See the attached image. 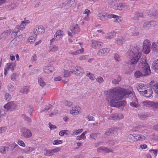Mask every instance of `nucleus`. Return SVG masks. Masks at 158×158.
Segmentation results:
<instances>
[{
	"mask_svg": "<svg viewBox=\"0 0 158 158\" xmlns=\"http://www.w3.org/2000/svg\"><path fill=\"white\" fill-rule=\"evenodd\" d=\"M137 141L140 140L143 141L145 139L146 137L143 135L141 134H138L137 135Z\"/></svg>",
	"mask_w": 158,
	"mask_h": 158,
	"instance_id": "38",
	"label": "nucleus"
},
{
	"mask_svg": "<svg viewBox=\"0 0 158 158\" xmlns=\"http://www.w3.org/2000/svg\"><path fill=\"white\" fill-rule=\"evenodd\" d=\"M20 32L19 29L18 28H15L13 31L11 35V36L13 37L19 36L20 34Z\"/></svg>",
	"mask_w": 158,
	"mask_h": 158,
	"instance_id": "22",
	"label": "nucleus"
},
{
	"mask_svg": "<svg viewBox=\"0 0 158 158\" xmlns=\"http://www.w3.org/2000/svg\"><path fill=\"white\" fill-rule=\"evenodd\" d=\"M14 64L13 63H7V67L9 69H10L12 71H13L14 70Z\"/></svg>",
	"mask_w": 158,
	"mask_h": 158,
	"instance_id": "50",
	"label": "nucleus"
},
{
	"mask_svg": "<svg viewBox=\"0 0 158 158\" xmlns=\"http://www.w3.org/2000/svg\"><path fill=\"white\" fill-rule=\"evenodd\" d=\"M141 56V53L138 51H131L129 53L128 64L132 65L134 69L135 65L137 63Z\"/></svg>",
	"mask_w": 158,
	"mask_h": 158,
	"instance_id": "2",
	"label": "nucleus"
},
{
	"mask_svg": "<svg viewBox=\"0 0 158 158\" xmlns=\"http://www.w3.org/2000/svg\"><path fill=\"white\" fill-rule=\"evenodd\" d=\"M21 135L24 137L29 138L32 135L31 131L26 128H22L21 130Z\"/></svg>",
	"mask_w": 158,
	"mask_h": 158,
	"instance_id": "4",
	"label": "nucleus"
},
{
	"mask_svg": "<svg viewBox=\"0 0 158 158\" xmlns=\"http://www.w3.org/2000/svg\"><path fill=\"white\" fill-rule=\"evenodd\" d=\"M10 32L8 30H6L3 32L0 36V39L7 38L10 35Z\"/></svg>",
	"mask_w": 158,
	"mask_h": 158,
	"instance_id": "25",
	"label": "nucleus"
},
{
	"mask_svg": "<svg viewBox=\"0 0 158 158\" xmlns=\"http://www.w3.org/2000/svg\"><path fill=\"white\" fill-rule=\"evenodd\" d=\"M153 68L156 70H158V59L155 60L152 64Z\"/></svg>",
	"mask_w": 158,
	"mask_h": 158,
	"instance_id": "34",
	"label": "nucleus"
},
{
	"mask_svg": "<svg viewBox=\"0 0 158 158\" xmlns=\"http://www.w3.org/2000/svg\"><path fill=\"white\" fill-rule=\"evenodd\" d=\"M133 29V28H132L130 29L129 30V31L131 35L134 36H136L138 35L139 34V33L138 32H135ZM133 29H134V28H133Z\"/></svg>",
	"mask_w": 158,
	"mask_h": 158,
	"instance_id": "42",
	"label": "nucleus"
},
{
	"mask_svg": "<svg viewBox=\"0 0 158 158\" xmlns=\"http://www.w3.org/2000/svg\"><path fill=\"white\" fill-rule=\"evenodd\" d=\"M44 71L45 73H52L55 70L53 67L50 66H46L44 69Z\"/></svg>",
	"mask_w": 158,
	"mask_h": 158,
	"instance_id": "18",
	"label": "nucleus"
},
{
	"mask_svg": "<svg viewBox=\"0 0 158 158\" xmlns=\"http://www.w3.org/2000/svg\"><path fill=\"white\" fill-rule=\"evenodd\" d=\"M116 35V32L114 31L111 32L109 34H107L106 38L108 39H111Z\"/></svg>",
	"mask_w": 158,
	"mask_h": 158,
	"instance_id": "31",
	"label": "nucleus"
},
{
	"mask_svg": "<svg viewBox=\"0 0 158 158\" xmlns=\"http://www.w3.org/2000/svg\"><path fill=\"white\" fill-rule=\"evenodd\" d=\"M52 108V106L51 104H49L48 106H45V108L44 109L42 110V112L45 111H47L51 109Z\"/></svg>",
	"mask_w": 158,
	"mask_h": 158,
	"instance_id": "43",
	"label": "nucleus"
},
{
	"mask_svg": "<svg viewBox=\"0 0 158 158\" xmlns=\"http://www.w3.org/2000/svg\"><path fill=\"white\" fill-rule=\"evenodd\" d=\"M8 90L10 92H13L15 89L14 86L11 84H9L8 85Z\"/></svg>",
	"mask_w": 158,
	"mask_h": 158,
	"instance_id": "52",
	"label": "nucleus"
},
{
	"mask_svg": "<svg viewBox=\"0 0 158 158\" xmlns=\"http://www.w3.org/2000/svg\"><path fill=\"white\" fill-rule=\"evenodd\" d=\"M35 150V148L32 147H26V152H31Z\"/></svg>",
	"mask_w": 158,
	"mask_h": 158,
	"instance_id": "51",
	"label": "nucleus"
},
{
	"mask_svg": "<svg viewBox=\"0 0 158 158\" xmlns=\"http://www.w3.org/2000/svg\"><path fill=\"white\" fill-rule=\"evenodd\" d=\"M84 73L83 70L81 67L72 66L71 67L70 71L64 70L63 72V75L64 77H70V74L71 73L78 76H80V74L82 75Z\"/></svg>",
	"mask_w": 158,
	"mask_h": 158,
	"instance_id": "3",
	"label": "nucleus"
},
{
	"mask_svg": "<svg viewBox=\"0 0 158 158\" xmlns=\"http://www.w3.org/2000/svg\"><path fill=\"white\" fill-rule=\"evenodd\" d=\"M131 93V91L123 89L121 88H114L111 89L108 93L107 97L108 101L110 102V105L112 106L119 108L123 107L126 104L125 101H119L124 97Z\"/></svg>",
	"mask_w": 158,
	"mask_h": 158,
	"instance_id": "1",
	"label": "nucleus"
},
{
	"mask_svg": "<svg viewBox=\"0 0 158 158\" xmlns=\"http://www.w3.org/2000/svg\"><path fill=\"white\" fill-rule=\"evenodd\" d=\"M150 46L145 47L143 48V51L146 54H148L150 52Z\"/></svg>",
	"mask_w": 158,
	"mask_h": 158,
	"instance_id": "35",
	"label": "nucleus"
},
{
	"mask_svg": "<svg viewBox=\"0 0 158 158\" xmlns=\"http://www.w3.org/2000/svg\"><path fill=\"white\" fill-rule=\"evenodd\" d=\"M24 119L25 121H27L28 123H31L32 121L31 119L29 117L26 115H24Z\"/></svg>",
	"mask_w": 158,
	"mask_h": 158,
	"instance_id": "62",
	"label": "nucleus"
},
{
	"mask_svg": "<svg viewBox=\"0 0 158 158\" xmlns=\"http://www.w3.org/2000/svg\"><path fill=\"white\" fill-rule=\"evenodd\" d=\"M116 43L119 46H122L125 42V40L121 36H117L115 38Z\"/></svg>",
	"mask_w": 158,
	"mask_h": 158,
	"instance_id": "11",
	"label": "nucleus"
},
{
	"mask_svg": "<svg viewBox=\"0 0 158 158\" xmlns=\"http://www.w3.org/2000/svg\"><path fill=\"white\" fill-rule=\"evenodd\" d=\"M18 77V75L16 73H13L11 76V79L12 81H15L16 80Z\"/></svg>",
	"mask_w": 158,
	"mask_h": 158,
	"instance_id": "49",
	"label": "nucleus"
},
{
	"mask_svg": "<svg viewBox=\"0 0 158 158\" xmlns=\"http://www.w3.org/2000/svg\"><path fill=\"white\" fill-rule=\"evenodd\" d=\"M118 142L117 140L115 139H113L109 140L107 142V143L110 147H113L117 144Z\"/></svg>",
	"mask_w": 158,
	"mask_h": 158,
	"instance_id": "19",
	"label": "nucleus"
},
{
	"mask_svg": "<svg viewBox=\"0 0 158 158\" xmlns=\"http://www.w3.org/2000/svg\"><path fill=\"white\" fill-rule=\"evenodd\" d=\"M134 76L136 78H139L140 77H143L140 70L135 72L134 73Z\"/></svg>",
	"mask_w": 158,
	"mask_h": 158,
	"instance_id": "32",
	"label": "nucleus"
},
{
	"mask_svg": "<svg viewBox=\"0 0 158 158\" xmlns=\"http://www.w3.org/2000/svg\"><path fill=\"white\" fill-rule=\"evenodd\" d=\"M9 148L8 147H0V152L3 154H5L6 152L9 150Z\"/></svg>",
	"mask_w": 158,
	"mask_h": 158,
	"instance_id": "28",
	"label": "nucleus"
},
{
	"mask_svg": "<svg viewBox=\"0 0 158 158\" xmlns=\"http://www.w3.org/2000/svg\"><path fill=\"white\" fill-rule=\"evenodd\" d=\"M64 104L65 106L69 107L71 106L73 104V103L72 102L67 101H65Z\"/></svg>",
	"mask_w": 158,
	"mask_h": 158,
	"instance_id": "64",
	"label": "nucleus"
},
{
	"mask_svg": "<svg viewBox=\"0 0 158 158\" xmlns=\"http://www.w3.org/2000/svg\"><path fill=\"white\" fill-rule=\"evenodd\" d=\"M83 52V48H82L81 49L77 50L75 52H72L70 53L73 55H77L80 53H82Z\"/></svg>",
	"mask_w": 158,
	"mask_h": 158,
	"instance_id": "36",
	"label": "nucleus"
},
{
	"mask_svg": "<svg viewBox=\"0 0 158 158\" xmlns=\"http://www.w3.org/2000/svg\"><path fill=\"white\" fill-rule=\"evenodd\" d=\"M157 46L154 43H153L152 45V50L155 52H156L157 50L156 47Z\"/></svg>",
	"mask_w": 158,
	"mask_h": 158,
	"instance_id": "55",
	"label": "nucleus"
},
{
	"mask_svg": "<svg viewBox=\"0 0 158 158\" xmlns=\"http://www.w3.org/2000/svg\"><path fill=\"white\" fill-rule=\"evenodd\" d=\"M140 71L142 72L143 76V77L149 75L151 73L149 66V65L142 67Z\"/></svg>",
	"mask_w": 158,
	"mask_h": 158,
	"instance_id": "7",
	"label": "nucleus"
},
{
	"mask_svg": "<svg viewBox=\"0 0 158 158\" xmlns=\"http://www.w3.org/2000/svg\"><path fill=\"white\" fill-rule=\"evenodd\" d=\"M75 2V0H70V1H69L66 4L65 6H69L70 5V6H72L74 7L75 6L74 5L73 6V4Z\"/></svg>",
	"mask_w": 158,
	"mask_h": 158,
	"instance_id": "48",
	"label": "nucleus"
},
{
	"mask_svg": "<svg viewBox=\"0 0 158 158\" xmlns=\"http://www.w3.org/2000/svg\"><path fill=\"white\" fill-rule=\"evenodd\" d=\"M146 87V86H144L143 84H140L139 87L137 88V89L139 92H141L143 94V91L147 89V88Z\"/></svg>",
	"mask_w": 158,
	"mask_h": 158,
	"instance_id": "20",
	"label": "nucleus"
},
{
	"mask_svg": "<svg viewBox=\"0 0 158 158\" xmlns=\"http://www.w3.org/2000/svg\"><path fill=\"white\" fill-rule=\"evenodd\" d=\"M143 103L144 105H149L154 111H156L158 110V102H155L153 101H145Z\"/></svg>",
	"mask_w": 158,
	"mask_h": 158,
	"instance_id": "8",
	"label": "nucleus"
},
{
	"mask_svg": "<svg viewBox=\"0 0 158 158\" xmlns=\"http://www.w3.org/2000/svg\"><path fill=\"white\" fill-rule=\"evenodd\" d=\"M107 17L108 18H114L115 19L114 21L115 22H117L118 21V19L119 17L118 16L116 15H114V14H111L108 15L107 16Z\"/></svg>",
	"mask_w": 158,
	"mask_h": 158,
	"instance_id": "37",
	"label": "nucleus"
},
{
	"mask_svg": "<svg viewBox=\"0 0 158 158\" xmlns=\"http://www.w3.org/2000/svg\"><path fill=\"white\" fill-rule=\"evenodd\" d=\"M91 42V47L95 49H98L102 47L103 44L101 42L96 40H92Z\"/></svg>",
	"mask_w": 158,
	"mask_h": 158,
	"instance_id": "9",
	"label": "nucleus"
},
{
	"mask_svg": "<svg viewBox=\"0 0 158 158\" xmlns=\"http://www.w3.org/2000/svg\"><path fill=\"white\" fill-rule=\"evenodd\" d=\"M59 37V36H58V35H56V34H55L54 36V38L50 40V42H51L50 45L52 44V42H53L54 41H55V40L57 41V40H60V38Z\"/></svg>",
	"mask_w": 158,
	"mask_h": 158,
	"instance_id": "46",
	"label": "nucleus"
},
{
	"mask_svg": "<svg viewBox=\"0 0 158 158\" xmlns=\"http://www.w3.org/2000/svg\"><path fill=\"white\" fill-rule=\"evenodd\" d=\"M5 98L7 101H9L11 99V96L8 94H6L5 95Z\"/></svg>",
	"mask_w": 158,
	"mask_h": 158,
	"instance_id": "61",
	"label": "nucleus"
},
{
	"mask_svg": "<svg viewBox=\"0 0 158 158\" xmlns=\"http://www.w3.org/2000/svg\"><path fill=\"white\" fill-rule=\"evenodd\" d=\"M144 126H139L138 127H136L135 128L132 129V131H133L136 132L137 131H139V130L142 129L143 127Z\"/></svg>",
	"mask_w": 158,
	"mask_h": 158,
	"instance_id": "56",
	"label": "nucleus"
},
{
	"mask_svg": "<svg viewBox=\"0 0 158 158\" xmlns=\"http://www.w3.org/2000/svg\"><path fill=\"white\" fill-rule=\"evenodd\" d=\"M146 60V58L145 56L143 57L140 60V63H139V64L142 65L143 67L148 65Z\"/></svg>",
	"mask_w": 158,
	"mask_h": 158,
	"instance_id": "23",
	"label": "nucleus"
},
{
	"mask_svg": "<svg viewBox=\"0 0 158 158\" xmlns=\"http://www.w3.org/2000/svg\"><path fill=\"white\" fill-rule=\"evenodd\" d=\"M110 49L109 48H103L99 50L97 53L99 56H104L106 55L110 52Z\"/></svg>",
	"mask_w": 158,
	"mask_h": 158,
	"instance_id": "12",
	"label": "nucleus"
},
{
	"mask_svg": "<svg viewBox=\"0 0 158 158\" xmlns=\"http://www.w3.org/2000/svg\"><path fill=\"white\" fill-rule=\"evenodd\" d=\"M79 113V111L75 109H73L70 111V113L73 115H76Z\"/></svg>",
	"mask_w": 158,
	"mask_h": 158,
	"instance_id": "54",
	"label": "nucleus"
},
{
	"mask_svg": "<svg viewBox=\"0 0 158 158\" xmlns=\"http://www.w3.org/2000/svg\"><path fill=\"white\" fill-rule=\"evenodd\" d=\"M149 84L154 90L155 93L158 94V83L152 81L149 83Z\"/></svg>",
	"mask_w": 158,
	"mask_h": 158,
	"instance_id": "15",
	"label": "nucleus"
},
{
	"mask_svg": "<svg viewBox=\"0 0 158 158\" xmlns=\"http://www.w3.org/2000/svg\"><path fill=\"white\" fill-rule=\"evenodd\" d=\"M123 116L122 115H121L120 116V117H119L118 116H117L115 114H111L110 116H109V117H108V119L110 120H119L120 119H122L123 118Z\"/></svg>",
	"mask_w": 158,
	"mask_h": 158,
	"instance_id": "21",
	"label": "nucleus"
},
{
	"mask_svg": "<svg viewBox=\"0 0 158 158\" xmlns=\"http://www.w3.org/2000/svg\"><path fill=\"white\" fill-rule=\"evenodd\" d=\"M87 133L86 131H85L79 137L77 136V139H79V140L80 139L79 138H80L81 139H84L85 138V134Z\"/></svg>",
	"mask_w": 158,
	"mask_h": 158,
	"instance_id": "45",
	"label": "nucleus"
},
{
	"mask_svg": "<svg viewBox=\"0 0 158 158\" xmlns=\"http://www.w3.org/2000/svg\"><path fill=\"white\" fill-rule=\"evenodd\" d=\"M128 138L132 141H137V135L135 134H130L128 136Z\"/></svg>",
	"mask_w": 158,
	"mask_h": 158,
	"instance_id": "27",
	"label": "nucleus"
},
{
	"mask_svg": "<svg viewBox=\"0 0 158 158\" xmlns=\"http://www.w3.org/2000/svg\"><path fill=\"white\" fill-rule=\"evenodd\" d=\"M4 108L7 111H10L15 110L17 107V106L12 102L8 103L4 106Z\"/></svg>",
	"mask_w": 158,
	"mask_h": 158,
	"instance_id": "5",
	"label": "nucleus"
},
{
	"mask_svg": "<svg viewBox=\"0 0 158 158\" xmlns=\"http://www.w3.org/2000/svg\"><path fill=\"white\" fill-rule=\"evenodd\" d=\"M60 151V149L59 148L54 149L51 150H47L45 155L47 156H51L54 153L56 152Z\"/></svg>",
	"mask_w": 158,
	"mask_h": 158,
	"instance_id": "17",
	"label": "nucleus"
},
{
	"mask_svg": "<svg viewBox=\"0 0 158 158\" xmlns=\"http://www.w3.org/2000/svg\"><path fill=\"white\" fill-rule=\"evenodd\" d=\"M150 87H147V89L143 91V94L146 97L149 98L150 97L152 94V87L150 86Z\"/></svg>",
	"mask_w": 158,
	"mask_h": 158,
	"instance_id": "13",
	"label": "nucleus"
},
{
	"mask_svg": "<svg viewBox=\"0 0 158 158\" xmlns=\"http://www.w3.org/2000/svg\"><path fill=\"white\" fill-rule=\"evenodd\" d=\"M29 90L28 89L26 88H24L23 89L20 90V92L24 94H27L28 93Z\"/></svg>",
	"mask_w": 158,
	"mask_h": 158,
	"instance_id": "59",
	"label": "nucleus"
},
{
	"mask_svg": "<svg viewBox=\"0 0 158 158\" xmlns=\"http://www.w3.org/2000/svg\"><path fill=\"white\" fill-rule=\"evenodd\" d=\"M38 83L42 87L44 88L46 85V84L44 81L43 78L42 77H40L38 80Z\"/></svg>",
	"mask_w": 158,
	"mask_h": 158,
	"instance_id": "26",
	"label": "nucleus"
},
{
	"mask_svg": "<svg viewBox=\"0 0 158 158\" xmlns=\"http://www.w3.org/2000/svg\"><path fill=\"white\" fill-rule=\"evenodd\" d=\"M67 131H68V130H62L60 131L59 133V135L61 136H63L64 134L67 135L68 134L66 133Z\"/></svg>",
	"mask_w": 158,
	"mask_h": 158,
	"instance_id": "57",
	"label": "nucleus"
},
{
	"mask_svg": "<svg viewBox=\"0 0 158 158\" xmlns=\"http://www.w3.org/2000/svg\"><path fill=\"white\" fill-rule=\"evenodd\" d=\"M45 31V30L44 27L42 26L36 27L33 30V32L34 34L37 35V34L44 33Z\"/></svg>",
	"mask_w": 158,
	"mask_h": 158,
	"instance_id": "10",
	"label": "nucleus"
},
{
	"mask_svg": "<svg viewBox=\"0 0 158 158\" xmlns=\"http://www.w3.org/2000/svg\"><path fill=\"white\" fill-rule=\"evenodd\" d=\"M150 114L148 113L143 114H139V117L140 119L142 120L146 119L149 116Z\"/></svg>",
	"mask_w": 158,
	"mask_h": 158,
	"instance_id": "24",
	"label": "nucleus"
},
{
	"mask_svg": "<svg viewBox=\"0 0 158 158\" xmlns=\"http://www.w3.org/2000/svg\"><path fill=\"white\" fill-rule=\"evenodd\" d=\"M83 131V129H81L78 130H74L72 135H77L78 134L81 133Z\"/></svg>",
	"mask_w": 158,
	"mask_h": 158,
	"instance_id": "47",
	"label": "nucleus"
},
{
	"mask_svg": "<svg viewBox=\"0 0 158 158\" xmlns=\"http://www.w3.org/2000/svg\"><path fill=\"white\" fill-rule=\"evenodd\" d=\"M18 143L19 145L22 147H24L25 146V144L22 140L20 139L18 140Z\"/></svg>",
	"mask_w": 158,
	"mask_h": 158,
	"instance_id": "60",
	"label": "nucleus"
},
{
	"mask_svg": "<svg viewBox=\"0 0 158 158\" xmlns=\"http://www.w3.org/2000/svg\"><path fill=\"white\" fill-rule=\"evenodd\" d=\"M96 80L97 81L100 83L103 82L104 81L103 78L100 76L96 78Z\"/></svg>",
	"mask_w": 158,
	"mask_h": 158,
	"instance_id": "63",
	"label": "nucleus"
},
{
	"mask_svg": "<svg viewBox=\"0 0 158 158\" xmlns=\"http://www.w3.org/2000/svg\"><path fill=\"white\" fill-rule=\"evenodd\" d=\"M134 98L136 100V102H130V105L133 107L137 108L139 106L138 104L137 100L135 97H134Z\"/></svg>",
	"mask_w": 158,
	"mask_h": 158,
	"instance_id": "29",
	"label": "nucleus"
},
{
	"mask_svg": "<svg viewBox=\"0 0 158 158\" xmlns=\"http://www.w3.org/2000/svg\"><path fill=\"white\" fill-rule=\"evenodd\" d=\"M58 49V47L55 45H53L51 47L50 51L54 52L57 51Z\"/></svg>",
	"mask_w": 158,
	"mask_h": 158,
	"instance_id": "44",
	"label": "nucleus"
},
{
	"mask_svg": "<svg viewBox=\"0 0 158 158\" xmlns=\"http://www.w3.org/2000/svg\"><path fill=\"white\" fill-rule=\"evenodd\" d=\"M71 31L74 35H77L79 33L80 31V29L77 24L73 25L70 28Z\"/></svg>",
	"mask_w": 158,
	"mask_h": 158,
	"instance_id": "14",
	"label": "nucleus"
},
{
	"mask_svg": "<svg viewBox=\"0 0 158 158\" xmlns=\"http://www.w3.org/2000/svg\"><path fill=\"white\" fill-rule=\"evenodd\" d=\"M62 143L61 140H55L53 142V144L54 145H57L61 144Z\"/></svg>",
	"mask_w": 158,
	"mask_h": 158,
	"instance_id": "58",
	"label": "nucleus"
},
{
	"mask_svg": "<svg viewBox=\"0 0 158 158\" xmlns=\"http://www.w3.org/2000/svg\"><path fill=\"white\" fill-rule=\"evenodd\" d=\"M135 19L136 20H138L139 17L142 18L143 17V14L137 12L135 15Z\"/></svg>",
	"mask_w": 158,
	"mask_h": 158,
	"instance_id": "39",
	"label": "nucleus"
},
{
	"mask_svg": "<svg viewBox=\"0 0 158 158\" xmlns=\"http://www.w3.org/2000/svg\"><path fill=\"white\" fill-rule=\"evenodd\" d=\"M121 80V78L119 76H118L117 79H114L112 80V83L114 84H118V82Z\"/></svg>",
	"mask_w": 158,
	"mask_h": 158,
	"instance_id": "33",
	"label": "nucleus"
},
{
	"mask_svg": "<svg viewBox=\"0 0 158 158\" xmlns=\"http://www.w3.org/2000/svg\"><path fill=\"white\" fill-rule=\"evenodd\" d=\"M124 4L123 3H119L114 6V8L118 10H121L124 7Z\"/></svg>",
	"mask_w": 158,
	"mask_h": 158,
	"instance_id": "30",
	"label": "nucleus"
},
{
	"mask_svg": "<svg viewBox=\"0 0 158 158\" xmlns=\"http://www.w3.org/2000/svg\"><path fill=\"white\" fill-rule=\"evenodd\" d=\"M97 151L99 152H105L107 153L113 152V150L112 149L104 147H99L97 149Z\"/></svg>",
	"mask_w": 158,
	"mask_h": 158,
	"instance_id": "16",
	"label": "nucleus"
},
{
	"mask_svg": "<svg viewBox=\"0 0 158 158\" xmlns=\"http://www.w3.org/2000/svg\"><path fill=\"white\" fill-rule=\"evenodd\" d=\"M87 76H88L90 79H91L92 81H94V75L93 74L89 73H87Z\"/></svg>",
	"mask_w": 158,
	"mask_h": 158,
	"instance_id": "53",
	"label": "nucleus"
},
{
	"mask_svg": "<svg viewBox=\"0 0 158 158\" xmlns=\"http://www.w3.org/2000/svg\"><path fill=\"white\" fill-rule=\"evenodd\" d=\"M119 129L117 127H113L107 129L105 133L107 136H110L112 135H114L117 133Z\"/></svg>",
	"mask_w": 158,
	"mask_h": 158,
	"instance_id": "6",
	"label": "nucleus"
},
{
	"mask_svg": "<svg viewBox=\"0 0 158 158\" xmlns=\"http://www.w3.org/2000/svg\"><path fill=\"white\" fill-rule=\"evenodd\" d=\"M151 44L149 41L148 40H146L143 41V47H149L150 46Z\"/></svg>",
	"mask_w": 158,
	"mask_h": 158,
	"instance_id": "40",
	"label": "nucleus"
},
{
	"mask_svg": "<svg viewBox=\"0 0 158 158\" xmlns=\"http://www.w3.org/2000/svg\"><path fill=\"white\" fill-rule=\"evenodd\" d=\"M144 28L146 29H148L151 27L150 25V22H147L144 23L143 25Z\"/></svg>",
	"mask_w": 158,
	"mask_h": 158,
	"instance_id": "41",
	"label": "nucleus"
}]
</instances>
